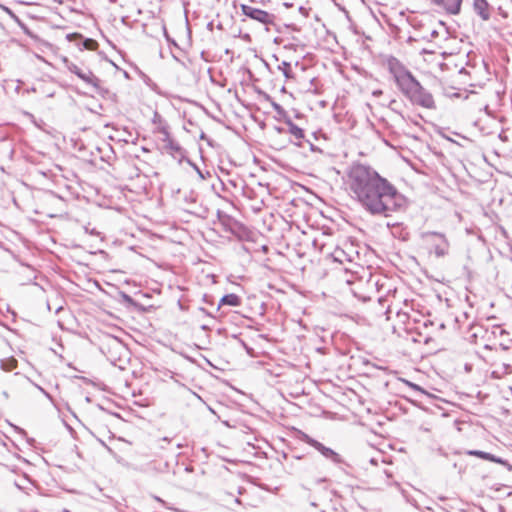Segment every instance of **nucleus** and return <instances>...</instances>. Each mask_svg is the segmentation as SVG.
Wrapping results in <instances>:
<instances>
[{"label": "nucleus", "mask_w": 512, "mask_h": 512, "mask_svg": "<svg viewBox=\"0 0 512 512\" xmlns=\"http://www.w3.org/2000/svg\"><path fill=\"white\" fill-rule=\"evenodd\" d=\"M346 183L352 198L373 216L390 217L406 204L397 188L369 165L351 164L346 171Z\"/></svg>", "instance_id": "obj_1"}, {"label": "nucleus", "mask_w": 512, "mask_h": 512, "mask_svg": "<svg viewBox=\"0 0 512 512\" xmlns=\"http://www.w3.org/2000/svg\"><path fill=\"white\" fill-rule=\"evenodd\" d=\"M388 70L393 76V79L401 91L407 98L412 90L416 87L419 81L412 75V73L396 58L388 60Z\"/></svg>", "instance_id": "obj_2"}, {"label": "nucleus", "mask_w": 512, "mask_h": 512, "mask_svg": "<svg viewBox=\"0 0 512 512\" xmlns=\"http://www.w3.org/2000/svg\"><path fill=\"white\" fill-rule=\"evenodd\" d=\"M421 237L430 246V249L438 258L444 257L448 254L450 245L443 233L427 231L423 232Z\"/></svg>", "instance_id": "obj_3"}, {"label": "nucleus", "mask_w": 512, "mask_h": 512, "mask_svg": "<svg viewBox=\"0 0 512 512\" xmlns=\"http://www.w3.org/2000/svg\"><path fill=\"white\" fill-rule=\"evenodd\" d=\"M407 99L412 104L421 106L423 108L434 109L436 107L432 94L429 91H427L420 84V82L416 85V87L408 95Z\"/></svg>", "instance_id": "obj_4"}, {"label": "nucleus", "mask_w": 512, "mask_h": 512, "mask_svg": "<svg viewBox=\"0 0 512 512\" xmlns=\"http://www.w3.org/2000/svg\"><path fill=\"white\" fill-rule=\"evenodd\" d=\"M66 68L73 74H75L79 79H81L85 84L93 87L96 91L100 88V80L92 73L90 69H83L79 67L77 64L65 60Z\"/></svg>", "instance_id": "obj_5"}, {"label": "nucleus", "mask_w": 512, "mask_h": 512, "mask_svg": "<svg viewBox=\"0 0 512 512\" xmlns=\"http://www.w3.org/2000/svg\"><path fill=\"white\" fill-rule=\"evenodd\" d=\"M240 9H241L243 15H245L246 17H248L254 21H257L263 25H273L274 24L275 15H273L267 11H264V10L246 5V4H241Z\"/></svg>", "instance_id": "obj_6"}, {"label": "nucleus", "mask_w": 512, "mask_h": 512, "mask_svg": "<svg viewBox=\"0 0 512 512\" xmlns=\"http://www.w3.org/2000/svg\"><path fill=\"white\" fill-rule=\"evenodd\" d=\"M303 441L308 444L309 446L313 447L314 449H316L318 452H320L326 459H329L331 460L333 463L335 464H342L344 463L342 457L337 453L335 452L334 450H332L331 448L329 447H326L324 446L321 442L313 439L312 437H310L309 435L307 434H304L303 436Z\"/></svg>", "instance_id": "obj_7"}, {"label": "nucleus", "mask_w": 512, "mask_h": 512, "mask_svg": "<svg viewBox=\"0 0 512 512\" xmlns=\"http://www.w3.org/2000/svg\"><path fill=\"white\" fill-rule=\"evenodd\" d=\"M432 4L443 9L450 15H458L461 11L463 0H430Z\"/></svg>", "instance_id": "obj_8"}, {"label": "nucleus", "mask_w": 512, "mask_h": 512, "mask_svg": "<svg viewBox=\"0 0 512 512\" xmlns=\"http://www.w3.org/2000/svg\"><path fill=\"white\" fill-rule=\"evenodd\" d=\"M159 133L163 135L162 141L165 143V149L168 150L172 155L181 153V146L171 138L168 131V127L163 125L158 128Z\"/></svg>", "instance_id": "obj_9"}, {"label": "nucleus", "mask_w": 512, "mask_h": 512, "mask_svg": "<svg viewBox=\"0 0 512 512\" xmlns=\"http://www.w3.org/2000/svg\"><path fill=\"white\" fill-rule=\"evenodd\" d=\"M473 8L482 20L487 21L490 19L489 4L486 0H474Z\"/></svg>", "instance_id": "obj_10"}, {"label": "nucleus", "mask_w": 512, "mask_h": 512, "mask_svg": "<svg viewBox=\"0 0 512 512\" xmlns=\"http://www.w3.org/2000/svg\"><path fill=\"white\" fill-rule=\"evenodd\" d=\"M240 304H241V298L238 295L231 293V294L224 295L220 299L219 304H218V309H220V307L223 305L238 307V306H240Z\"/></svg>", "instance_id": "obj_11"}, {"label": "nucleus", "mask_w": 512, "mask_h": 512, "mask_svg": "<svg viewBox=\"0 0 512 512\" xmlns=\"http://www.w3.org/2000/svg\"><path fill=\"white\" fill-rule=\"evenodd\" d=\"M468 455H472V456H476L478 458H481V459H484V460H489V461H492V462H496V463H500L501 460L499 458H497L496 456L490 454V453H487V452H484V451H480V450H469L467 452Z\"/></svg>", "instance_id": "obj_12"}, {"label": "nucleus", "mask_w": 512, "mask_h": 512, "mask_svg": "<svg viewBox=\"0 0 512 512\" xmlns=\"http://www.w3.org/2000/svg\"><path fill=\"white\" fill-rule=\"evenodd\" d=\"M285 123L288 126V132L296 139L300 140L304 138V131L302 128L294 124L290 119L286 120Z\"/></svg>", "instance_id": "obj_13"}, {"label": "nucleus", "mask_w": 512, "mask_h": 512, "mask_svg": "<svg viewBox=\"0 0 512 512\" xmlns=\"http://www.w3.org/2000/svg\"><path fill=\"white\" fill-rule=\"evenodd\" d=\"M278 70L283 73L286 79H292L294 77L291 64L287 61H283L281 64H279Z\"/></svg>", "instance_id": "obj_14"}, {"label": "nucleus", "mask_w": 512, "mask_h": 512, "mask_svg": "<svg viewBox=\"0 0 512 512\" xmlns=\"http://www.w3.org/2000/svg\"><path fill=\"white\" fill-rule=\"evenodd\" d=\"M82 45H83L84 49L91 50V51L96 50L98 48L97 41L94 39H91V38L83 39Z\"/></svg>", "instance_id": "obj_15"}, {"label": "nucleus", "mask_w": 512, "mask_h": 512, "mask_svg": "<svg viewBox=\"0 0 512 512\" xmlns=\"http://www.w3.org/2000/svg\"><path fill=\"white\" fill-rule=\"evenodd\" d=\"M15 367H16V360H14V359L9 360L7 365H5L2 362V368L5 369V370L10 371V370H12Z\"/></svg>", "instance_id": "obj_16"}, {"label": "nucleus", "mask_w": 512, "mask_h": 512, "mask_svg": "<svg viewBox=\"0 0 512 512\" xmlns=\"http://www.w3.org/2000/svg\"><path fill=\"white\" fill-rule=\"evenodd\" d=\"M169 467V463L166 461L163 464H160L159 467L153 466V469L158 472H164Z\"/></svg>", "instance_id": "obj_17"}, {"label": "nucleus", "mask_w": 512, "mask_h": 512, "mask_svg": "<svg viewBox=\"0 0 512 512\" xmlns=\"http://www.w3.org/2000/svg\"><path fill=\"white\" fill-rule=\"evenodd\" d=\"M121 297H122V299H123L126 303H128V304H134V300H133V298H132L130 295H128V294H126V293L122 292V293H121Z\"/></svg>", "instance_id": "obj_18"}, {"label": "nucleus", "mask_w": 512, "mask_h": 512, "mask_svg": "<svg viewBox=\"0 0 512 512\" xmlns=\"http://www.w3.org/2000/svg\"><path fill=\"white\" fill-rule=\"evenodd\" d=\"M272 106H273L274 110L277 111L278 113H283L284 112V110H283V108H282V106L280 104H278L276 102H273Z\"/></svg>", "instance_id": "obj_19"}, {"label": "nucleus", "mask_w": 512, "mask_h": 512, "mask_svg": "<svg viewBox=\"0 0 512 512\" xmlns=\"http://www.w3.org/2000/svg\"><path fill=\"white\" fill-rule=\"evenodd\" d=\"M161 121V116L157 112H155L153 117V123H161Z\"/></svg>", "instance_id": "obj_20"}, {"label": "nucleus", "mask_w": 512, "mask_h": 512, "mask_svg": "<svg viewBox=\"0 0 512 512\" xmlns=\"http://www.w3.org/2000/svg\"><path fill=\"white\" fill-rule=\"evenodd\" d=\"M2 396L4 397L5 400H7L9 398V394L7 391H3Z\"/></svg>", "instance_id": "obj_21"}, {"label": "nucleus", "mask_w": 512, "mask_h": 512, "mask_svg": "<svg viewBox=\"0 0 512 512\" xmlns=\"http://www.w3.org/2000/svg\"><path fill=\"white\" fill-rule=\"evenodd\" d=\"M496 330L499 332L500 335L506 334V331L503 329H500L499 327H497Z\"/></svg>", "instance_id": "obj_22"}, {"label": "nucleus", "mask_w": 512, "mask_h": 512, "mask_svg": "<svg viewBox=\"0 0 512 512\" xmlns=\"http://www.w3.org/2000/svg\"><path fill=\"white\" fill-rule=\"evenodd\" d=\"M411 386L416 390L422 391V389L416 384H411Z\"/></svg>", "instance_id": "obj_23"}, {"label": "nucleus", "mask_w": 512, "mask_h": 512, "mask_svg": "<svg viewBox=\"0 0 512 512\" xmlns=\"http://www.w3.org/2000/svg\"><path fill=\"white\" fill-rule=\"evenodd\" d=\"M160 441L161 442H166V443L170 442V440L167 437L162 438Z\"/></svg>", "instance_id": "obj_24"}, {"label": "nucleus", "mask_w": 512, "mask_h": 512, "mask_svg": "<svg viewBox=\"0 0 512 512\" xmlns=\"http://www.w3.org/2000/svg\"><path fill=\"white\" fill-rule=\"evenodd\" d=\"M154 498H155V500H156V501H158V502H160V503L164 504V501H163L161 498H159V497H157V496H155Z\"/></svg>", "instance_id": "obj_25"}, {"label": "nucleus", "mask_w": 512, "mask_h": 512, "mask_svg": "<svg viewBox=\"0 0 512 512\" xmlns=\"http://www.w3.org/2000/svg\"><path fill=\"white\" fill-rule=\"evenodd\" d=\"M500 347H501L503 350H507V349H508V347H507V346H505V345H503V344H500Z\"/></svg>", "instance_id": "obj_26"}, {"label": "nucleus", "mask_w": 512, "mask_h": 512, "mask_svg": "<svg viewBox=\"0 0 512 512\" xmlns=\"http://www.w3.org/2000/svg\"><path fill=\"white\" fill-rule=\"evenodd\" d=\"M370 462H371L372 464H374V465H376V464H377V461H376L374 458H372V459L370 460Z\"/></svg>", "instance_id": "obj_27"}, {"label": "nucleus", "mask_w": 512, "mask_h": 512, "mask_svg": "<svg viewBox=\"0 0 512 512\" xmlns=\"http://www.w3.org/2000/svg\"><path fill=\"white\" fill-rule=\"evenodd\" d=\"M5 10H6L9 14L13 15L12 11H11L9 8H5Z\"/></svg>", "instance_id": "obj_28"}, {"label": "nucleus", "mask_w": 512, "mask_h": 512, "mask_svg": "<svg viewBox=\"0 0 512 512\" xmlns=\"http://www.w3.org/2000/svg\"><path fill=\"white\" fill-rule=\"evenodd\" d=\"M381 93H382V91H381V90H379V91H375V92H374V95H379V94H381Z\"/></svg>", "instance_id": "obj_29"}, {"label": "nucleus", "mask_w": 512, "mask_h": 512, "mask_svg": "<svg viewBox=\"0 0 512 512\" xmlns=\"http://www.w3.org/2000/svg\"><path fill=\"white\" fill-rule=\"evenodd\" d=\"M300 12H303L305 9L303 7L299 8Z\"/></svg>", "instance_id": "obj_30"}, {"label": "nucleus", "mask_w": 512, "mask_h": 512, "mask_svg": "<svg viewBox=\"0 0 512 512\" xmlns=\"http://www.w3.org/2000/svg\"><path fill=\"white\" fill-rule=\"evenodd\" d=\"M122 22L125 23L126 22V17H123L122 18Z\"/></svg>", "instance_id": "obj_31"}, {"label": "nucleus", "mask_w": 512, "mask_h": 512, "mask_svg": "<svg viewBox=\"0 0 512 512\" xmlns=\"http://www.w3.org/2000/svg\"><path fill=\"white\" fill-rule=\"evenodd\" d=\"M41 392L45 393L47 396L48 394L44 391V389L40 388Z\"/></svg>", "instance_id": "obj_32"}, {"label": "nucleus", "mask_w": 512, "mask_h": 512, "mask_svg": "<svg viewBox=\"0 0 512 512\" xmlns=\"http://www.w3.org/2000/svg\"><path fill=\"white\" fill-rule=\"evenodd\" d=\"M177 448L178 449L182 448V445L181 444H177Z\"/></svg>", "instance_id": "obj_33"}]
</instances>
